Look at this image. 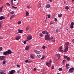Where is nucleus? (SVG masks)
I'll use <instances>...</instances> for the list:
<instances>
[{"label":"nucleus","mask_w":74,"mask_h":74,"mask_svg":"<svg viewBox=\"0 0 74 74\" xmlns=\"http://www.w3.org/2000/svg\"><path fill=\"white\" fill-rule=\"evenodd\" d=\"M45 39L46 40L50 41L51 40V38L50 35L49 34H46L45 35Z\"/></svg>","instance_id":"1"},{"label":"nucleus","mask_w":74,"mask_h":74,"mask_svg":"<svg viewBox=\"0 0 74 74\" xmlns=\"http://www.w3.org/2000/svg\"><path fill=\"white\" fill-rule=\"evenodd\" d=\"M52 62V61L51 60H50L49 62H48L46 63V64L47 66L48 67H49L51 66V63Z\"/></svg>","instance_id":"2"},{"label":"nucleus","mask_w":74,"mask_h":74,"mask_svg":"<svg viewBox=\"0 0 74 74\" xmlns=\"http://www.w3.org/2000/svg\"><path fill=\"white\" fill-rule=\"evenodd\" d=\"M74 70V68L72 67L70 69L69 72L70 73H72L73 71Z\"/></svg>","instance_id":"3"},{"label":"nucleus","mask_w":74,"mask_h":74,"mask_svg":"<svg viewBox=\"0 0 74 74\" xmlns=\"http://www.w3.org/2000/svg\"><path fill=\"white\" fill-rule=\"evenodd\" d=\"M70 43L69 42H67L65 44V45L66 47L69 48V46Z\"/></svg>","instance_id":"4"},{"label":"nucleus","mask_w":74,"mask_h":74,"mask_svg":"<svg viewBox=\"0 0 74 74\" xmlns=\"http://www.w3.org/2000/svg\"><path fill=\"white\" fill-rule=\"evenodd\" d=\"M15 72V71L14 70H12L10 71L8 74H14Z\"/></svg>","instance_id":"5"},{"label":"nucleus","mask_w":74,"mask_h":74,"mask_svg":"<svg viewBox=\"0 0 74 74\" xmlns=\"http://www.w3.org/2000/svg\"><path fill=\"white\" fill-rule=\"evenodd\" d=\"M7 52H8V55L11 54L12 53H13V52L10 49L8 50L7 51Z\"/></svg>","instance_id":"6"},{"label":"nucleus","mask_w":74,"mask_h":74,"mask_svg":"<svg viewBox=\"0 0 74 74\" xmlns=\"http://www.w3.org/2000/svg\"><path fill=\"white\" fill-rule=\"evenodd\" d=\"M74 22H72L70 25V28L71 29H73V28Z\"/></svg>","instance_id":"7"},{"label":"nucleus","mask_w":74,"mask_h":74,"mask_svg":"<svg viewBox=\"0 0 74 74\" xmlns=\"http://www.w3.org/2000/svg\"><path fill=\"white\" fill-rule=\"evenodd\" d=\"M34 52L36 53L37 54H40L41 53L40 51L36 50H34Z\"/></svg>","instance_id":"8"},{"label":"nucleus","mask_w":74,"mask_h":74,"mask_svg":"<svg viewBox=\"0 0 74 74\" xmlns=\"http://www.w3.org/2000/svg\"><path fill=\"white\" fill-rule=\"evenodd\" d=\"M5 58V57L4 56H0V59L1 60H3Z\"/></svg>","instance_id":"9"},{"label":"nucleus","mask_w":74,"mask_h":74,"mask_svg":"<svg viewBox=\"0 0 74 74\" xmlns=\"http://www.w3.org/2000/svg\"><path fill=\"white\" fill-rule=\"evenodd\" d=\"M27 38L28 40H30L32 38L31 36H27Z\"/></svg>","instance_id":"10"},{"label":"nucleus","mask_w":74,"mask_h":74,"mask_svg":"<svg viewBox=\"0 0 74 74\" xmlns=\"http://www.w3.org/2000/svg\"><path fill=\"white\" fill-rule=\"evenodd\" d=\"M18 33H17V34L19 33H22L23 31L22 30H20L19 29H18Z\"/></svg>","instance_id":"11"},{"label":"nucleus","mask_w":74,"mask_h":74,"mask_svg":"<svg viewBox=\"0 0 74 74\" xmlns=\"http://www.w3.org/2000/svg\"><path fill=\"white\" fill-rule=\"evenodd\" d=\"M42 33L43 34H49V32H47V31H42Z\"/></svg>","instance_id":"12"},{"label":"nucleus","mask_w":74,"mask_h":74,"mask_svg":"<svg viewBox=\"0 0 74 74\" xmlns=\"http://www.w3.org/2000/svg\"><path fill=\"white\" fill-rule=\"evenodd\" d=\"M3 55L5 56H7L8 55V53L7 52V51L4 52L3 53Z\"/></svg>","instance_id":"13"},{"label":"nucleus","mask_w":74,"mask_h":74,"mask_svg":"<svg viewBox=\"0 0 74 74\" xmlns=\"http://www.w3.org/2000/svg\"><path fill=\"white\" fill-rule=\"evenodd\" d=\"M69 47H66V48L64 49V51L65 53H66L68 51V49Z\"/></svg>","instance_id":"14"},{"label":"nucleus","mask_w":74,"mask_h":74,"mask_svg":"<svg viewBox=\"0 0 74 74\" xmlns=\"http://www.w3.org/2000/svg\"><path fill=\"white\" fill-rule=\"evenodd\" d=\"M15 16H16V15L15 14L11 16L10 19H13L14 17Z\"/></svg>","instance_id":"15"},{"label":"nucleus","mask_w":74,"mask_h":74,"mask_svg":"<svg viewBox=\"0 0 74 74\" xmlns=\"http://www.w3.org/2000/svg\"><path fill=\"white\" fill-rule=\"evenodd\" d=\"M5 18L4 17L2 16L0 17V20H2V19H4Z\"/></svg>","instance_id":"16"},{"label":"nucleus","mask_w":74,"mask_h":74,"mask_svg":"<svg viewBox=\"0 0 74 74\" xmlns=\"http://www.w3.org/2000/svg\"><path fill=\"white\" fill-rule=\"evenodd\" d=\"M51 40L53 42H55L56 41L55 38H53V37H52L51 38Z\"/></svg>","instance_id":"17"},{"label":"nucleus","mask_w":74,"mask_h":74,"mask_svg":"<svg viewBox=\"0 0 74 74\" xmlns=\"http://www.w3.org/2000/svg\"><path fill=\"white\" fill-rule=\"evenodd\" d=\"M51 6L49 4H47L46 5V7L47 8H49Z\"/></svg>","instance_id":"18"},{"label":"nucleus","mask_w":74,"mask_h":74,"mask_svg":"<svg viewBox=\"0 0 74 74\" xmlns=\"http://www.w3.org/2000/svg\"><path fill=\"white\" fill-rule=\"evenodd\" d=\"M60 32V29H57L56 30V33L57 34L58 33Z\"/></svg>","instance_id":"19"},{"label":"nucleus","mask_w":74,"mask_h":74,"mask_svg":"<svg viewBox=\"0 0 74 74\" xmlns=\"http://www.w3.org/2000/svg\"><path fill=\"white\" fill-rule=\"evenodd\" d=\"M41 56V55H38L37 56V57H36V58H40Z\"/></svg>","instance_id":"20"},{"label":"nucleus","mask_w":74,"mask_h":74,"mask_svg":"<svg viewBox=\"0 0 74 74\" xmlns=\"http://www.w3.org/2000/svg\"><path fill=\"white\" fill-rule=\"evenodd\" d=\"M30 56L32 59H34V57L33 54L30 55Z\"/></svg>","instance_id":"21"},{"label":"nucleus","mask_w":74,"mask_h":74,"mask_svg":"<svg viewBox=\"0 0 74 74\" xmlns=\"http://www.w3.org/2000/svg\"><path fill=\"white\" fill-rule=\"evenodd\" d=\"M29 48V47L27 46L26 47V48L25 49L26 50H28Z\"/></svg>","instance_id":"22"},{"label":"nucleus","mask_w":74,"mask_h":74,"mask_svg":"<svg viewBox=\"0 0 74 74\" xmlns=\"http://www.w3.org/2000/svg\"><path fill=\"white\" fill-rule=\"evenodd\" d=\"M3 8V6H1L0 8V13L2 11V8Z\"/></svg>","instance_id":"23"},{"label":"nucleus","mask_w":74,"mask_h":74,"mask_svg":"<svg viewBox=\"0 0 74 74\" xmlns=\"http://www.w3.org/2000/svg\"><path fill=\"white\" fill-rule=\"evenodd\" d=\"M20 38V37L18 36L16 37V40H19Z\"/></svg>","instance_id":"24"},{"label":"nucleus","mask_w":74,"mask_h":74,"mask_svg":"<svg viewBox=\"0 0 74 74\" xmlns=\"http://www.w3.org/2000/svg\"><path fill=\"white\" fill-rule=\"evenodd\" d=\"M38 8H40L41 7V3H39L38 4Z\"/></svg>","instance_id":"25"},{"label":"nucleus","mask_w":74,"mask_h":74,"mask_svg":"<svg viewBox=\"0 0 74 74\" xmlns=\"http://www.w3.org/2000/svg\"><path fill=\"white\" fill-rule=\"evenodd\" d=\"M62 16V15L61 14H58V17H61Z\"/></svg>","instance_id":"26"},{"label":"nucleus","mask_w":74,"mask_h":74,"mask_svg":"<svg viewBox=\"0 0 74 74\" xmlns=\"http://www.w3.org/2000/svg\"><path fill=\"white\" fill-rule=\"evenodd\" d=\"M29 15V13L28 12H26V16H27Z\"/></svg>","instance_id":"27"},{"label":"nucleus","mask_w":74,"mask_h":74,"mask_svg":"<svg viewBox=\"0 0 74 74\" xmlns=\"http://www.w3.org/2000/svg\"><path fill=\"white\" fill-rule=\"evenodd\" d=\"M29 28V26H27L26 28V30L27 31Z\"/></svg>","instance_id":"28"},{"label":"nucleus","mask_w":74,"mask_h":74,"mask_svg":"<svg viewBox=\"0 0 74 74\" xmlns=\"http://www.w3.org/2000/svg\"><path fill=\"white\" fill-rule=\"evenodd\" d=\"M12 8L14 9H16L17 8V7L16 6H12Z\"/></svg>","instance_id":"29"},{"label":"nucleus","mask_w":74,"mask_h":74,"mask_svg":"<svg viewBox=\"0 0 74 74\" xmlns=\"http://www.w3.org/2000/svg\"><path fill=\"white\" fill-rule=\"evenodd\" d=\"M13 0H11V3L12 5H14V3H13Z\"/></svg>","instance_id":"30"},{"label":"nucleus","mask_w":74,"mask_h":74,"mask_svg":"<svg viewBox=\"0 0 74 74\" xmlns=\"http://www.w3.org/2000/svg\"><path fill=\"white\" fill-rule=\"evenodd\" d=\"M65 9L66 10H68L69 9V8L68 6H66L65 7Z\"/></svg>","instance_id":"31"},{"label":"nucleus","mask_w":74,"mask_h":74,"mask_svg":"<svg viewBox=\"0 0 74 74\" xmlns=\"http://www.w3.org/2000/svg\"><path fill=\"white\" fill-rule=\"evenodd\" d=\"M3 72V71L2 72H0V74H5V73Z\"/></svg>","instance_id":"32"},{"label":"nucleus","mask_w":74,"mask_h":74,"mask_svg":"<svg viewBox=\"0 0 74 74\" xmlns=\"http://www.w3.org/2000/svg\"><path fill=\"white\" fill-rule=\"evenodd\" d=\"M64 59H66L67 58V56H64Z\"/></svg>","instance_id":"33"},{"label":"nucleus","mask_w":74,"mask_h":74,"mask_svg":"<svg viewBox=\"0 0 74 74\" xmlns=\"http://www.w3.org/2000/svg\"><path fill=\"white\" fill-rule=\"evenodd\" d=\"M5 62H6V61L5 60L3 61V64H5Z\"/></svg>","instance_id":"34"},{"label":"nucleus","mask_w":74,"mask_h":74,"mask_svg":"<svg viewBox=\"0 0 74 74\" xmlns=\"http://www.w3.org/2000/svg\"><path fill=\"white\" fill-rule=\"evenodd\" d=\"M62 46H61L60 48H59V49L60 50H62Z\"/></svg>","instance_id":"35"},{"label":"nucleus","mask_w":74,"mask_h":74,"mask_svg":"<svg viewBox=\"0 0 74 74\" xmlns=\"http://www.w3.org/2000/svg\"><path fill=\"white\" fill-rule=\"evenodd\" d=\"M14 13V12L12 11L11 12H10V14H13Z\"/></svg>","instance_id":"36"},{"label":"nucleus","mask_w":74,"mask_h":74,"mask_svg":"<svg viewBox=\"0 0 74 74\" xmlns=\"http://www.w3.org/2000/svg\"><path fill=\"white\" fill-rule=\"evenodd\" d=\"M70 57H68L67 58V60L68 61H69V60H70Z\"/></svg>","instance_id":"37"},{"label":"nucleus","mask_w":74,"mask_h":74,"mask_svg":"<svg viewBox=\"0 0 74 74\" xmlns=\"http://www.w3.org/2000/svg\"><path fill=\"white\" fill-rule=\"evenodd\" d=\"M45 58V56H43L42 57V58H41V59L42 60H43Z\"/></svg>","instance_id":"38"},{"label":"nucleus","mask_w":74,"mask_h":74,"mask_svg":"<svg viewBox=\"0 0 74 74\" xmlns=\"http://www.w3.org/2000/svg\"><path fill=\"white\" fill-rule=\"evenodd\" d=\"M45 48H46L45 46H43L42 47V49H45Z\"/></svg>","instance_id":"39"},{"label":"nucleus","mask_w":74,"mask_h":74,"mask_svg":"<svg viewBox=\"0 0 74 74\" xmlns=\"http://www.w3.org/2000/svg\"><path fill=\"white\" fill-rule=\"evenodd\" d=\"M48 18H50V14H49L47 15Z\"/></svg>","instance_id":"40"},{"label":"nucleus","mask_w":74,"mask_h":74,"mask_svg":"<svg viewBox=\"0 0 74 74\" xmlns=\"http://www.w3.org/2000/svg\"><path fill=\"white\" fill-rule=\"evenodd\" d=\"M21 23V22L20 21L18 22V24L19 25Z\"/></svg>","instance_id":"41"},{"label":"nucleus","mask_w":74,"mask_h":74,"mask_svg":"<svg viewBox=\"0 0 74 74\" xmlns=\"http://www.w3.org/2000/svg\"><path fill=\"white\" fill-rule=\"evenodd\" d=\"M66 62V60H63V64H65V63Z\"/></svg>","instance_id":"42"},{"label":"nucleus","mask_w":74,"mask_h":74,"mask_svg":"<svg viewBox=\"0 0 74 74\" xmlns=\"http://www.w3.org/2000/svg\"><path fill=\"white\" fill-rule=\"evenodd\" d=\"M55 23L54 22H52L51 23V24H54Z\"/></svg>","instance_id":"43"},{"label":"nucleus","mask_w":74,"mask_h":74,"mask_svg":"<svg viewBox=\"0 0 74 74\" xmlns=\"http://www.w3.org/2000/svg\"><path fill=\"white\" fill-rule=\"evenodd\" d=\"M69 66V64H66V66Z\"/></svg>","instance_id":"44"},{"label":"nucleus","mask_w":74,"mask_h":74,"mask_svg":"<svg viewBox=\"0 0 74 74\" xmlns=\"http://www.w3.org/2000/svg\"><path fill=\"white\" fill-rule=\"evenodd\" d=\"M62 70V69L61 68H60L58 69V70H59V71H61Z\"/></svg>","instance_id":"45"},{"label":"nucleus","mask_w":74,"mask_h":74,"mask_svg":"<svg viewBox=\"0 0 74 74\" xmlns=\"http://www.w3.org/2000/svg\"><path fill=\"white\" fill-rule=\"evenodd\" d=\"M57 57H58V58H60V54H58L57 55Z\"/></svg>","instance_id":"46"},{"label":"nucleus","mask_w":74,"mask_h":74,"mask_svg":"<svg viewBox=\"0 0 74 74\" xmlns=\"http://www.w3.org/2000/svg\"><path fill=\"white\" fill-rule=\"evenodd\" d=\"M40 36L41 37H42L43 36V35H42V34H40Z\"/></svg>","instance_id":"47"},{"label":"nucleus","mask_w":74,"mask_h":74,"mask_svg":"<svg viewBox=\"0 0 74 74\" xmlns=\"http://www.w3.org/2000/svg\"><path fill=\"white\" fill-rule=\"evenodd\" d=\"M2 47H1L0 48V51H1L2 50Z\"/></svg>","instance_id":"48"},{"label":"nucleus","mask_w":74,"mask_h":74,"mask_svg":"<svg viewBox=\"0 0 74 74\" xmlns=\"http://www.w3.org/2000/svg\"><path fill=\"white\" fill-rule=\"evenodd\" d=\"M28 60H26V61H25V62L26 63H27L28 62Z\"/></svg>","instance_id":"49"},{"label":"nucleus","mask_w":74,"mask_h":74,"mask_svg":"<svg viewBox=\"0 0 74 74\" xmlns=\"http://www.w3.org/2000/svg\"><path fill=\"white\" fill-rule=\"evenodd\" d=\"M55 21H57V19L56 18H55Z\"/></svg>","instance_id":"50"},{"label":"nucleus","mask_w":74,"mask_h":74,"mask_svg":"<svg viewBox=\"0 0 74 74\" xmlns=\"http://www.w3.org/2000/svg\"><path fill=\"white\" fill-rule=\"evenodd\" d=\"M17 66L18 67H20V65H17Z\"/></svg>","instance_id":"51"},{"label":"nucleus","mask_w":74,"mask_h":74,"mask_svg":"<svg viewBox=\"0 0 74 74\" xmlns=\"http://www.w3.org/2000/svg\"><path fill=\"white\" fill-rule=\"evenodd\" d=\"M34 71H36V68H34Z\"/></svg>","instance_id":"52"},{"label":"nucleus","mask_w":74,"mask_h":74,"mask_svg":"<svg viewBox=\"0 0 74 74\" xmlns=\"http://www.w3.org/2000/svg\"><path fill=\"white\" fill-rule=\"evenodd\" d=\"M20 72V71H17V73H19Z\"/></svg>","instance_id":"53"},{"label":"nucleus","mask_w":74,"mask_h":74,"mask_svg":"<svg viewBox=\"0 0 74 74\" xmlns=\"http://www.w3.org/2000/svg\"><path fill=\"white\" fill-rule=\"evenodd\" d=\"M9 5V3H6V5Z\"/></svg>","instance_id":"54"},{"label":"nucleus","mask_w":74,"mask_h":74,"mask_svg":"<svg viewBox=\"0 0 74 74\" xmlns=\"http://www.w3.org/2000/svg\"><path fill=\"white\" fill-rule=\"evenodd\" d=\"M27 8H30V6H27Z\"/></svg>","instance_id":"55"},{"label":"nucleus","mask_w":74,"mask_h":74,"mask_svg":"<svg viewBox=\"0 0 74 74\" xmlns=\"http://www.w3.org/2000/svg\"><path fill=\"white\" fill-rule=\"evenodd\" d=\"M1 22H0V29L1 27Z\"/></svg>","instance_id":"56"},{"label":"nucleus","mask_w":74,"mask_h":74,"mask_svg":"<svg viewBox=\"0 0 74 74\" xmlns=\"http://www.w3.org/2000/svg\"><path fill=\"white\" fill-rule=\"evenodd\" d=\"M54 68V66H52V69H53Z\"/></svg>","instance_id":"57"},{"label":"nucleus","mask_w":74,"mask_h":74,"mask_svg":"<svg viewBox=\"0 0 74 74\" xmlns=\"http://www.w3.org/2000/svg\"><path fill=\"white\" fill-rule=\"evenodd\" d=\"M24 44H26V42L25 41L23 42Z\"/></svg>","instance_id":"58"},{"label":"nucleus","mask_w":74,"mask_h":74,"mask_svg":"<svg viewBox=\"0 0 74 74\" xmlns=\"http://www.w3.org/2000/svg\"><path fill=\"white\" fill-rule=\"evenodd\" d=\"M30 29L29 30V31H31V30L32 29V28L31 27H30Z\"/></svg>","instance_id":"59"},{"label":"nucleus","mask_w":74,"mask_h":74,"mask_svg":"<svg viewBox=\"0 0 74 74\" xmlns=\"http://www.w3.org/2000/svg\"><path fill=\"white\" fill-rule=\"evenodd\" d=\"M0 39H3L2 37L0 36Z\"/></svg>","instance_id":"60"},{"label":"nucleus","mask_w":74,"mask_h":74,"mask_svg":"<svg viewBox=\"0 0 74 74\" xmlns=\"http://www.w3.org/2000/svg\"><path fill=\"white\" fill-rule=\"evenodd\" d=\"M66 69H69V67L68 66H66Z\"/></svg>","instance_id":"61"},{"label":"nucleus","mask_w":74,"mask_h":74,"mask_svg":"<svg viewBox=\"0 0 74 74\" xmlns=\"http://www.w3.org/2000/svg\"><path fill=\"white\" fill-rule=\"evenodd\" d=\"M72 42H73L74 43V39H73L72 40Z\"/></svg>","instance_id":"62"},{"label":"nucleus","mask_w":74,"mask_h":74,"mask_svg":"<svg viewBox=\"0 0 74 74\" xmlns=\"http://www.w3.org/2000/svg\"><path fill=\"white\" fill-rule=\"evenodd\" d=\"M53 0H49V1L50 2H51Z\"/></svg>","instance_id":"63"},{"label":"nucleus","mask_w":74,"mask_h":74,"mask_svg":"<svg viewBox=\"0 0 74 74\" xmlns=\"http://www.w3.org/2000/svg\"><path fill=\"white\" fill-rule=\"evenodd\" d=\"M57 74H60V73H57Z\"/></svg>","instance_id":"64"}]
</instances>
